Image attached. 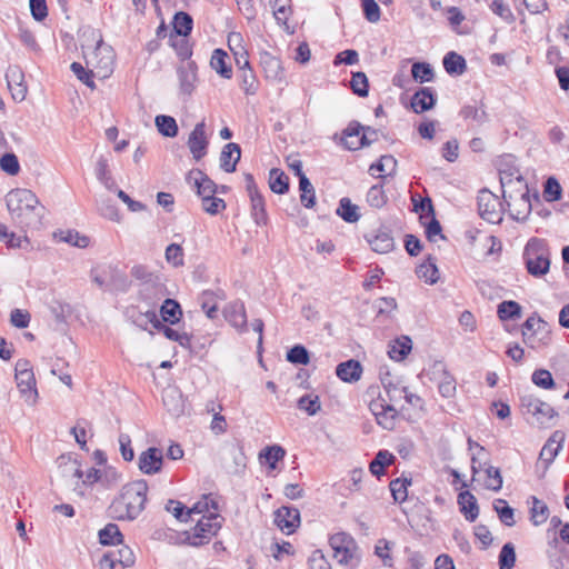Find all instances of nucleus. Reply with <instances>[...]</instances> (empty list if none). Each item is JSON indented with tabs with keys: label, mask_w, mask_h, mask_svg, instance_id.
Here are the masks:
<instances>
[{
	"label": "nucleus",
	"mask_w": 569,
	"mask_h": 569,
	"mask_svg": "<svg viewBox=\"0 0 569 569\" xmlns=\"http://www.w3.org/2000/svg\"><path fill=\"white\" fill-rule=\"evenodd\" d=\"M148 483L136 480L124 485L109 506V515L116 520H134L143 511L147 502Z\"/></svg>",
	"instance_id": "f257e3e1"
},
{
	"label": "nucleus",
	"mask_w": 569,
	"mask_h": 569,
	"mask_svg": "<svg viewBox=\"0 0 569 569\" xmlns=\"http://www.w3.org/2000/svg\"><path fill=\"white\" fill-rule=\"evenodd\" d=\"M7 208L13 219L26 226L40 223L43 207L34 192L29 189H13L6 197Z\"/></svg>",
	"instance_id": "f03ea898"
},
{
	"label": "nucleus",
	"mask_w": 569,
	"mask_h": 569,
	"mask_svg": "<svg viewBox=\"0 0 569 569\" xmlns=\"http://www.w3.org/2000/svg\"><path fill=\"white\" fill-rule=\"evenodd\" d=\"M550 248L545 239L530 238L522 252V260L527 272L535 277L541 278L550 270Z\"/></svg>",
	"instance_id": "7ed1b4c3"
},
{
	"label": "nucleus",
	"mask_w": 569,
	"mask_h": 569,
	"mask_svg": "<svg viewBox=\"0 0 569 569\" xmlns=\"http://www.w3.org/2000/svg\"><path fill=\"white\" fill-rule=\"evenodd\" d=\"M130 274L140 282L139 296L149 305H154L164 295V284L159 274L151 272L146 266L136 264Z\"/></svg>",
	"instance_id": "20e7f679"
},
{
	"label": "nucleus",
	"mask_w": 569,
	"mask_h": 569,
	"mask_svg": "<svg viewBox=\"0 0 569 569\" xmlns=\"http://www.w3.org/2000/svg\"><path fill=\"white\" fill-rule=\"evenodd\" d=\"M337 561L350 569H355L360 562L359 547L353 537L347 532H337L329 539Z\"/></svg>",
	"instance_id": "39448f33"
},
{
	"label": "nucleus",
	"mask_w": 569,
	"mask_h": 569,
	"mask_svg": "<svg viewBox=\"0 0 569 569\" xmlns=\"http://www.w3.org/2000/svg\"><path fill=\"white\" fill-rule=\"evenodd\" d=\"M84 59L87 67L92 68V72L100 79L108 78L113 71V50L104 44L102 39L97 41L93 50L84 52Z\"/></svg>",
	"instance_id": "423d86ee"
},
{
	"label": "nucleus",
	"mask_w": 569,
	"mask_h": 569,
	"mask_svg": "<svg viewBox=\"0 0 569 569\" xmlns=\"http://www.w3.org/2000/svg\"><path fill=\"white\" fill-rule=\"evenodd\" d=\"M14 371L19 391L24 397L27 402L33 405L36 402L38 392L36 389V378L30 362L27 359H19L16 362Z\"/></svg>",
	"instance_id": "0eeeda50"
},
{
	"label": "nucleus",
	"mask_w": 569,
	"mask_h": 569,
	"mask_svg": "<svg viewBox=\"0 0 569 569\" xmlns=\"http://www.w3.org/2000/svg\"><path fill=\"white\" fill-rule=\"evenodd\" d=\"M221 523L217 513L210 512L203 515L196 523L192 532L188 536L189 543L192 546H201L208 542L211 537L216 536Z\"/></svg>",
	"instance_id": "6e6552de"
},
{
	"label": "nucleus",
	"mask_w": 569,
	"mask_h": 569,
	"mask_svg": "<svg viewBox=\"0 0 569 569\" xmlns=\"http://www.w3.org/2000/svg\"><path fill=\"white\" fill-rule=\"evenodd\" d=\"M478 212L479 216L490 222L500 223L502 221V202L488 189H482L478 194Z\"/></svg>",
	"instance_id": "1a4fd4ad"
},
{
	"label": "nucleus",
	"mask_w": 569,
	"mask_h": 569,
	"mask_svg": "<svg viewBox=\"0 0 569 569\" xmlns=\"http://www.w3.org/2000/svg\"><path fill=\"white\" fill-rule=\"evenodd\" d=\"M60 460L64 461L66 457H60ZM60 467L62 468L63 476L81 479L83 486H93L102 479L101 469L91 467L83 471L81 463L77 459L68 458L66 462L60 463Z\"/></svg>",
	"instance_id": "9d476101"
},
{
	"label": "nucleus",
	"mask_w": 569,
	"mask_h": 569,
	"mask_svg": "<svg viewBox=\"0 0 569 569\" xmlns=\"http://www.w3.org/2000/svg\"><path fill=\"white\" fill-rule=\"evenodd\" d=\"M521 407L540 426L548 425L557 416L556 410L549 403L532 395L521 397Z\"/></svg>",
	"instance_id": "9b49d317"
},
{
	"label": "nucleus",
	"mask_w": 569,
	"mask_h": 569,
	"mask_svg": "<svg viewBox=\"0 0 569 569\" xmlns=\"http://www.w3.org/2000/svg\"><path fill=\"white\" fill-rule=\"evenodd\" d=\"M369 409L382 428L387 430L393 429L398 412L387 399L379 396L377 399L370 401Z\"/></svg>",
	"instance_id": "f8f14e48"
},
{
	"label": "nucleus",
	"mask_w": 569,
	"mask_h": 569,
	"mask_svg": "<svg viewBox=\"0 0 569 569\" xmlns=\"http://www.w3.org/2000/svg\"><path fill=\"white\" fill-rule=\"evenodd\" d=\"M209 502L212 503L214 510L217 506L213 500L204 497L202 501H198L191 509L186 510V507L177 500H169L166 505V510L171 512L178 520L187 522L191 513H202L204 510L209 511Z\"/></svg>",
	"instance_id": "ddd939ff"
},
{
	"label": "nucleus",
	"mask_w": 569,
	"mask_h": 569,
	"mask_svg": "<svg viewBox=\"0 0 569 569\" xmlns=\"http://www.w3.org/2000/svg\"><path fill=\"white\" fill-rule=\"evenodd\" d=\"M188 148L196 161H199L207 154L208 138L206 136L204 121L198 122L188 138Z\"/></svg>",
	"instance_id": "4468645a"
},
{
	"label": "nucleus",
	"mask_w": 569,
	"mask_h": 569,
	"mask_svg": "<svg viewBox=\"0 0 569 569\" xmlns=\"http://www.w3.org/2000/svg\"><path fill=\"white\" fill-rule=\"evenodd\" d=\"M187 183L197 191V194L203 200L216 193V183L208 178L201 170L193 169L186 177Z\"/></svg>",
	"instance_id": "2eb2a0df"
},
{
	"label": "nucleus",
	"mask_w": 569,
	"mask_h": 569,
	"mask_svg": "<svg viewBox=\"0 0 569 569\" xmlns=\"http://www.w3.org/2000/svg\"><path fill=\"white\" fill-rule=\"evenodd\" d=\"M274 523L282 532L293 533L300 525V512L293 507H281L274 511Z\"/></svg>",
	"instance_id": "dca6fc26"
},
{
	"label": "nucleus",
	"mask_w": 569,
	"mask_h": 569,
	"mask_svg": "<svg viewBox=\"0 0 569 569\" xmlns=\"http://www.w3.org/2000/svg\"><path fill=\"white\" fill-rule=\"evenodd\" d=\"M162 462V451L156 447H151L140 453L138 466L141 472L154 475L161 470Z\"/></svg>",
	"instance_id": "f3484780"
},
{
	"label": "nucleus",
	"mask_w": 569,
	"mask_h": 569,
	"mask_svg": "<svg viewBox=\"0 0 569 569\" xmlns=\"http://www.w3.org/2000/svg\"><path fill=\"white\" fill-rule=\"evenodd\" d=\"M181 93L191 94L197 82V64L194 61L181 62L177 68Z\"/></svg>",
	"instance_id": "a211bd4d"
},
{
	"label": "nucleus",
	"mask_w": 569,
	"mask_h": 569,
	"mask_svg": "<svg viewBox=\"0 0 569 569\" xmlns=\"http://www.w3.org/2000/svg\"><path fill=\"white\" fill-rule=\"evenodd\" d=\"M6 79L13 100L23 101L27 96V86L24 84V76L21 69L17 66L9 67L6 72Z\"/></svg>",
	"instance_id": "6ab92c4d"
},
{
	"label": "nucleus",
	"mask_w": 569,
	"mask_h": 569,
	"mask_svg": "<svg viewBox=\"0 0 569 569\" xmlns=\"http://www.w3.org/2000/svg\"><path fill=\"white\" fill-rule=\"evenodd\" d=\"M367 242L377 253H388L395 248V240L387 228H380L373 234H366Z\"/></svg>",
	"instance_id": "aec40b11"
},
{
	"label": "nucleus",
	"mask_w": 569,
	"mask_h": 569,
	"mask_svg": "<svg viewBox=\"0 0 569 569\" xmlns=\"http://www.w3.org/2000/svg\"><path fill=\"white\" fill-rule=\"evenodd\" d=\"M565 442V433L556 430L542 447L539 458L546 463V467L552 463Z\"/></svg>",
	"instance_id": "412c9836"
},
{
	"label": "nucleus",
	"mask_w": 569,
	"mask_h": 569,
	"mask_svg": "<svg viewBox=\"0 0 569 569\" xmlns=\"http://www.w3.org/2000/svg\"><path fill=\"white\" fill-rule=\"evenodd\" d=\"M226 320L237 330L247 329V316L244 305L241 301H233L226 306L223 310Z\"/></svg>",
	"instance_id": "4be33fe9"
},
{
	"label": "nucleus",
	"mask_w": 569,
	"mask_h": 569,
	"mask_svg": "<svg viewBox=\"0 0 569 569\" xmlns=\"http://www.w3.org/2000/svg\"><path fill=\"white\" fill-rule=\"evenodd\" d=\"M508 206L510 217L517 221H525L531 212V202L529 192L505 200Z\"/></svg>",
	"instance_id": "5701e85b"
},
{
	"label": "nucleus",
	"mask_w": 569,
	"mask_h": 569,
	"mask_svg": "<svg viewBox=\"0 0 569 569\" xmlns=\"http://www.w3.org/2000/svg\"><path fill=\"white\" fill-rule=\"evenodd\" d=\"M241 158V148L238 143H227L220 153V168L228 173L234 172Z\"/></svg>",
	"instance_id": "b1692460"
},
{
	"label": "nucleus",
	"mask_w": 569,
	"mask_h": 569,
	"mask_svg": "<svg viewBox=\"0 0 569 569\" xmlns=\"http://www.w3.org/2000/svg\"><path fill=\"white\" fill-rule=\"evenodd\" d=\"M436 104L433 90L429 87L420 88L411 98L410 106L416 113L432 109Z\"/></svg>",
	"instance_id": "393cba45"
},
{
	"label": "nucleus",
	"mask_w": 569,
	"mask_h": 569,
	"mask_svg": "<svg viewBox=\"0 0 569 569\" xmlns=\"http://www.w3.org/2000/svg\"><path fill=\"white\" fill-rule=\"evenodd\" d=\"M498 171L501 186L508 184L516 179L522 178V174L515 166V159L511 156H506L499 160Z\"/></svg>",
	"instance_id": "a878e982"
},
{
	"label": "nucleus",
	"mask_w": 569,
	"mask_h": 569,
	"mask_svg": "<svg viewBox=\"0 0 569 569\" xmlns=\"http://www.w3.org/2000/svg\"><path fill=\"white\" fill-rule=\"evenodd\" d=\"M260 64L268 79L280 81L283 78V68L279 58L263 52L260 56Z\"/></svg>",
	"instance_id": "bb28decb"
},
{
	"label": "nucleus",
	"mask_w": 569,
	"mask_h": 569,
	"mask_svg": "<svg viewBox=\"0 0 569 569\" xmlns=\"http://www.w3.org/2000/svg\"><path fill=\"white\" fill-rule=\"evenodd\" d=\"M547 323L539 317L530 316L522 325L523 342L530 347H536L535 333L546 331Z\"/></svg>",
	"instance_id": "cd10ccee"
},
{
	"label": "nucleus",
	"mask_w": 569,
	"mask_h": 569,
	"mask_svg": "<svg viewBox=\"0 0 569 569\" xmlns=\"http://www.w3.org/2000/svg\"><path fill=\"white\" fill-rule=\"evenodd\" d=\"M129 318L132 323L141 330H148V326L159 328L162 327V322L158 319L154 310H147L146 312L137 311L134 309L128 310Z\"/></svg>",
	"instance_id": "c85d7f7f"
},
{
	"label": "nucleus",
	"mask_w": 569,
	"mask_h": 569,
	"mask_svg": "<svg viewBox=\"0 0 569 569\" xmlns=\"http://www.w3.org/2000/svg\"><path fill=\"white\" fill-rule=\"evenodd\" d=\"M336 373L345 382H355L361 378L362 367L359 361L350 359L339 363Z\"/></svg>",
	"instance_id": "c756f323"
},
{
	"label": "nucleus",
	"mask_w": 569,
	"mask_h": 569,
	"mask_svg": "<svg viewBox=\"0 0 569 569\" xmlns=\"http://www.w3.org/2000/svg\"><path fill=\"white\" fill-rule=\"evenodd\" d=\"M458 505L460 506V511L468 521L473 522L478 518L479 507L476 497L471 492H460L458 495Z\"/></svg>",
	"instance_id": "7c9ffc66"
},
{
	"label": "nucleus",
	"mask_w": 569,
	"mask_h": 569,
	"mask_svg": "<svg viewBox=\"0 0 569 569\" xmlns=\"http://www.w3.org/2000/svg\"><path fill=\"white\" fill-rule=\"evenodd\" d=\"M160 315L162 321L170 325H176L182 317V310L180 305L173 299H166L160 308Z\"/></svg>",
	"instance_id": "2f4dec72"
},
{
	"label": "nucleus",
	"mask_w": 569,
	"mask_h": 569,
	"mask_svg": "<svg viewBox=\"0 0 569 569\" xmlns=\"http://www.w3.org/2000/svg\"><path fill=\"white\" fill-rule=\"evenodd\" d=\"M239 83L247 96H253L257 93L259 81L250 66L239 69Z\"/></svg>",
	"instance_id": "473e14b6"
},
{
	"label": "nucleus",
	"mask_w": 569,
	"mask_h": 569,
	"mask_svg": "<svg viewBox=\"0 0 569 569\" xmlns=\"http://www.w3.org/2000/svg\"><path fill=\"white\" fill-rule=\"evenodd\" d=\"M227 60L228 54L221 49H216L211 56L210 66L222 78L230 79L232 76V70Z\"/></svg>",
	"instance_id": "72a5a7b5"
},
{
	"label": "nucleus",
	"mask_w": 569,
	"mask_h": 569,
	"mask_svg": "<svg viewBox=\"0 0 569 569\" xmlns=\"http://www.w3.org/2000/svg\"><path fill=\"white\" fill-rule=\"evenodd\" d=\"M416 272L418 278L429 284L436 283L439 279V270L436 264V259L432 257H428V259L417 268Z\"/></svg>",
	"instance_id": "f704fd0d"
},
{
	"label": "nucleus",
	"mask_w": 569,
	"mask_h": 569,
	"mask_svg": "<svg viewBox=\"0 0 569 569\" xmlns=\"http://www.w3.org/2000/svg\"><path fill=\"white\" fill-rule=\"evenodd\" d=\"M443 67L449 74L460 76L466 71L467 63L462 56L450 51L443 58Z\"/></svg>",
	"instance_id": "c9c22d12"
},
{
	"label": "nucleus",
	"mask_w": 569,
	"mask_h": 569,
	"mask_svg": "<svg viewBox=\"0 0 569 569\" xmlns=\"http://www.w3.org/2000/svg\"><path fill=\"white\" fill-rule=\"evenodd\" d=\"M337 214L346 222L353 223L360 219L359 207L353 204L349 198H341Z\"/></svg>",
	"instance_id": "e433bc0d"
},
{
	"label": "nucleus",
	"mask_w": 569,
	"mask_h": 569,
	"mask_svg": "<svg viewBox=\"0 0 569 569\" xmlns=\"http://www.w3.org/2000/svg\"><path fill=\"white\" fill-rule=\"evenodd\" d=\"M411 339L405 336L401 337L400 339L395 340L393 343L390 345L388 355L391 359L401 361L411 351Z\"/></svg>",
	"instance_id": "4c0bfd02"
},
{
	"label": "nucleus",
	"mask_w": 569,
	"mask_h": 569,
	"mask_svg": "<svg viewBox=\"0 0 569 569\" xmlns=\"http://www.w3.org/2000/svg\"><path fill=\"white\" fill-rule=\"evenodd\" d=\"M395 461V456L387 450H380L370 462L369 469L373 476L385 475V468Z\"/></svg>",
	"instance_id": "58836bf2"
},
{
	"label": "nucleus",
	"mask_w": 569,
	"mask_h": 569,
	"mask_svg": "<svg viewBox=\"0 0 569 569\" xmlns=\"http://www.w3.org/2000/svg\"><path fill=\"white\" fill-rule=\"evenodd\" d=\"M270 189L278 194H283L289 190V178L279 169H271L269 172Z\"/></svg>",
	"instance_id": "ea45409f"
},
{
	"label": "nucleus",
	"mask_w": 569,
	"mask_h": 569,
	"mask_svg": "<svg viewBox=\"0 0 569 569\" xmlns=\"http://www.w3.org/2000/svg\"><path fill=\"white\" fill-rule=\"evenodd\" d=\"M192 17L183 11L177 12L173 17V30L178 37H188L192 31Z\"/></svg>",
	"instance_id": "a19ab883"
},
{
	"label": "nucleus",
	"mask_w": 569,
	"mask_h": 569,
	"mask_svg": "<svg viewBox=\"0 0 569 569\" xmlns=\"http://www.w3.org/2000/svg\"><path fill=\"white\" fill-rule=\"evenodd\" d=\"M54 237L59 239V241L67 242L78 248H87L90 242L87 236H82L74 230H60L54 233Z\"/></svg>",
	"instance_id": "79ce46f5"
},
{
	"label": "nucleus",
	"mask_w": 569,
	"mask_h": 569,
	"mask_svg": "<svg viewBox=\"0 0 569 569\" xmlns=\"http://www.w3.org/2000/svg\"><path fill=\"white\" fill-rule=\"evenodd\" d=\"M122 538L123 536L116 523H108L99 531V541L104 546L122 543Z\"/></svg>",
	"instance_id": "37998d69"
},
{
	"label": "nucleus",
	"mask_w": 569,
	"mask_h": 569,
	"mask_svg": "<svg viewBox=\"0 0 569 569\" xmlns=\"http://www.w3.org/2000/svg\"><path fill=\"white\" fill-rule=\"evenodd\" d=\"M411 485L410 478H397L389 485L392 498L396 502L402 503L408 498V486Z\"/></svg>",
	"instance_id": "c03bdc74"
},
{
	"label": "nucleus",
	"mask_w": 569,
	"mask_h": 569,
	"mask_svg": "<svg viewBox=\"0 0 569 569\" xmlns=\"http://www.w3.org/2000/svg\"><path fill=\"white\" fill-rule=\"evenodd\" d=\"M299 190L301 191L300 201L306 208H312L316 204L315 188L306 174H301L299 180Z\"/></svg>",
	"instance_id": "a18cd8bd"
},
{
	"label": "nucleus",
	"mask_w": 569,
	"mask_h": 569,
	"mask_svg": "<svg viewBox=\"0 0 569 569\" xmlns=\"http://www.w3.org/2000/svg\"><path fill=\"white\" fill-rule=\"evenodd\" d=\"M156 126L158 131L168 138H173L178 134V124L176 119L170 116L160 114L156 117Z\"/></svg>",
	"instance_id": "49530a36"
},
{
	"label": "nucleus",
	"mask_w": 569,
	"mask_h": 569,
	"mask_svg": "<svg viewBox=\"0 0 569 569\" xmlns=\"http://www.w3.org/2000/svg\"><path fill=\"white\" fill-rule=\"evenodd\" d=\"M170 41L181 62L192 61L190 59L192 56V48L187 37L171 36Z\"/></svg>",
	"instance_id": "de8ad7c7"
},
{
	"label": "nucleus",
	"mask_w": 569,
	"mask_h": 569,
	"mask_svg": "<svg viewBox=\"0 0 569 569\" xmlns=\"http://www.w3.org/2000/svg\"><path fill=\"white\" fill-rule=\"evenodd\" d=\"M503 200L527 194L529 192L528 184L525 178L516 179L515 181L501 186Z\"/></svg>",
	"instance_id": "09e8293b"
},
{
	"label": "nucleus",
	"mask_w": 569,
	"mask_h": 569,
	"mask_svg": "<svg viewBox=\"0 0 569 569\" xmlns=\"http://www.w3.org/2000/svg\"><path fill=\"white\" fill-rule=\"evenodd\" d=\"M397 160L391 154L381 156L377 163H372L369 168L371 174H375L376 171L382 172L386 176H392L396 172Z\"/></svg>",
	"instance_id": "8fccbe9b"
},
{
	"label": "nucleus",
	"mask_w": 569,
	"mask_h": 569,
	"mask_svg": "<svg viewBox=\"0 0 569 569\" xmlns=\"http://www.w3.org/2000/svg\"><path fill=\"white\" fill-rule=\"evenodd\" d=\"M493 508H495L496 512L498 513L500 521L503 525H506L508 527L515 526L516 520H515L513 509L508 506L506 500L496 499L493 502Z\"/></svg>",
	"instance_id": "3c124183"
},
{
	"label": "nucleus",
	"mask_w": 569,
	"mask_h": 569,
	"mask_svg": "<svg viewBox=\"0 0 569 569\" xmlns=\"http://www.w3.org/2000/svg\"><path fill=\"white\" fill-rule=\"evenodd\" d=\"M411 74L415 81L419 83L432 81L435 73L429 63L415 62L411 67Z\"/></svg>",
	"instance_id": "603ef678"
},
{
	"label": "nucleus",
	"mask_w": 569,
	"mask_h": 569,
	"mask_svg": "<svg viewBox=\"0 0 569 569\" xmlns=\"http://www.w3.org/2000/svg\"><path fill=\"white\" fill-rule=\"evenodd\" d=\"M378 139V130L371 127H363L361 130V137L356 141H349V150H359L362 147L370 146Z\"/></svg>",
	"instance_id": "864d4df0"
},
{
	"label": "nucleus",
	"mask_w": 569,
	"mask_h": 569,
	"mask_svg": "<svg viewBox=\"0 0 569 569\" xmlns=\"http://www.w3.org/2000/svg\"><path fill=\"white\" fill-rule=\"evenodd\" d=\"M164 258L166 261L174 268L184 264V252L182 247L178 243H171L166 248Z\"/></svg>",
	"instance_id": "5fc2aeb1"
},
{
	"label": "nucleus",
	"mask_w": 569,
	"mask_h": 569,
	"mask_svg": "<svg viewBox=\"0 0 569 569\" xmlns=\"http://www.w3.org/2000/svg\"><path fill=\"white\" fill-rule=\"evenodd\" d=\"M498 316L501 320L519 318L521 316V307L513 300L502 301L498 306Z\"/></svg>",
	"instance_id": "6e6d98bb"
},
{
	"label": "nucleus",
	"mask_w": 569,
	"mask_h": 569,
	"mask_svg": "<svg viewBox=\"0 0 569 569\" xmlns=\"http://www.w3.org/2000/svg\"><path fill=\"white\" fill-rule=\"evenodd\" d=\"M163 403L168 411L174 416H179L182 412L181 396L174 389L168 390L163 393Z\"/></svg>",
	"instance_id": "4d7b16f0"
},
{
	"label": "nucleus",
	"mask_w": 569,
	"mask_h": 569,
	"mask_svg": "<svg viewBox=\"0 0 569 569\" xmlns=\"http://www.w3.org/2000/svg\"><path fill=\"white\" fill-rule=\"evenodd\" d=\"M250 197L252 217L258 224L266 223L267 213L264 209V200L260 193H253Z\"/></svg>",
	"instance_id": "13d9d810"
},
{
	"label": "nucleus",
	"mask_w": 569,
	"mask_h": 569,
	"mask_svg": "<svg viewBox=\"0 0 569 569\" xmlns=\"http://www.w3.org/2000/svg\"><path fill=\"white\" fill-rule=\"evenodd\" d=\"M298 408L309 416L317 415L321 409L320 399L316 395H305L298 400Z\"/></svg>",
	"instance_id": "bf43d9fd"
},
{
	"label": "nucleus",
	"mask_w": 569,
	"mask_h": 569,
	"mask_svg": "<svg viewBox=\"0 0 569 569\" xmlns=\"http://www.w3.org/2000/svg\"><path fill=\"white\" fill-rule=\"evenodd\" d=\"M163 332L164 337L171 341L178 342L183 348H190L191 337L187 332H179L162 323V327L156 328Z\"/></svg>",
	"instance_id": "052dcab7"
},
{
	"label": "nucleus",
	"mask_w": 569,
	"mask_h": 569,
	"mask_svg": "<svg viewBox=\"0 0 569 569\" xmlns=\"http://www.w3.org/2000/svg\"><path fill=\"white\" fill-rule=\"evenodd\" d=\"M98 210L100 214L111 221H120V213L117 206L109 198H101L98 201Z\"/></svg>",
	"instance_id": "680f3d73"
},
{
	"label": "nucleus",
	"mask_w": 569,
	"mask_h": 569,
	"mask_svg": "<svg viewBox=\"0 0 569 569\" xmlns=\"http://www.w3.org/2000/svg\"><path fill=\"white\" fill-rule=\"evenodd\" d=\"M284 456L286 450L278 445L267 447L262 452H260V458H264L271 469H276L277 462L282 460Z\"/></svg>",
	"instance_id": "e2e57ef3"
},
{
	"label": "nucleus",
	"mask_w": 569,
	"mask_h": 569,
	"mask_svg": "<svg viewBox=\"0 0 569 569\" xmlns=\"http://www.w3.org/2000/svg\"><path fill=\"white\" fill-rule=\"evenodd\" d=\"M516 562V551L511 542H507L500 550L499 553V567L500 569H512Z\"/></svg>",
	"instance_id": "0e129e2a"
},
{
	"label": "nucleus",
	"mask_w": 569,
	"mask_h": 569,
	"mask_svg": "<svg viewBox=\"0 0 569 569\" xmlns=\"http://www.w3.org/2000/svg\"><path fill=\"white\" fill-rule=\"evenodd\" d=\"M97 178L104 184V187L109 190H114L116 182L110 176L109 169H108V161L104 158H100L97 162Z\"/></svg>",
	"instance_id": "69168bd1"
},
{
	"label": "nucleus",
	"mask_w": 569,
	"mask_h": 569,
	"mask_svg": "<svg viewBox=\"0 0 569 569\" xmlns=\"http://www.w3.org/2000/svg\"><path fill=\"white\" fill-rule=\"evenodd\" d=\"M351 89L359 97L368 96V78L363 72H355L350 81Z\"/></svg>",
	"instance_id": "338daca9"
},
{
	"label": "nucleus",
	"mask_w": 569,
	"mask_h": 569,
	"mask_svg": "<svg viewBox=\"0 0 569 569\" xmlns=\"http://www.w3.org/2000/svg\"><path fill=\"white\" fill-rule=\"evenodd\" d=\"M532 382L542 389H552L555 387V380L550 371L546 369H537L531 376Z\"/></svg>",
	"instance_id": "774afa93"
}]
</instances>
